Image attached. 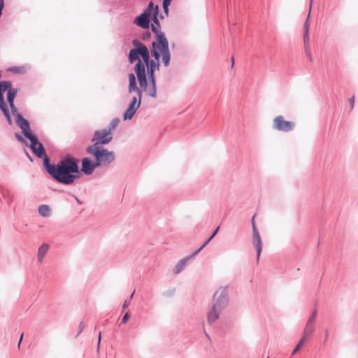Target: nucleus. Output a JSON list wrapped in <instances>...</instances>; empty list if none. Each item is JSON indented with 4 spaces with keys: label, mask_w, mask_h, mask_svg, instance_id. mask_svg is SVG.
Segmentation results:
<instances>
[{
    "label": "nucleus",
    "mask_w": 358,
    "mask_h": 358,
    "mask_svg": "<svg viewBox=\"0 0 358 358\" xmlns=\"http://www.w3.org/2000/svg\"><path fill=\"white\" fill-rule=\"evenodd\" d=\"M133 44L135 48L129 53V62L135 64L134 71L141 87L148 96L157 97V86L155 72L159 69V59L150 61V54L148 48L138 40H134Z\"/></svg>",
    "instance_id": "1"
},
{
    "label": "nucleus",
    "mask_w": 358,
    "mask_h": 358,
    "mask_svg": "<svg viewBox=\"0 0 358 358\" xmlns=\"http://www.w3.org/2000/svg\"><path fill=\"white\" fill-rule=\"evenodd\" d=\"M159 7L155 6L152 17L153 23L151 25V29L156 35V40L152 43L150 52L152 57L155 59H159L162 56L164 66H168L171 59V53L169 49L168 40L164 34L159 30L160 24L157 17Z\"/></svg>",
    "instance_id": "2"
},
{
    "label": "nucleus",
    "mask_w": 358,
    "mask_h": 358,
    "mask_svg": "<svg viewBox=\"0 0 358 358\" xmlns=\"http://www.w3.org/2000/svg\"><path fill=\"white\" fill-rule=\"evenodd\" d=\"M48 173L59 182L70 185L77 178L79 168L75 159L66 157L61 160L56 166L48 167Z\"/></svg>",
    "instance_id": "3"
},
{
    "label": "nucleus",
    "mask_w": 358,
    "mask_h": 358,
    "mask_svg": "<svg viewBox=\"0 0 358 358\" xmlns=\"http://www.w3.org/2000/svg\"><path fill=\"white\" fill-rule=\"evenodd\" d=\"M129 79V86H128V92L129 93H131L133 92H136L138 98L134 97L129 105L128 108L125 111L124 114V120H130L132 118L134 115L136 113V110L138 108L141 102L142 97V92H145L141 87L140 89L138 88L136 81V77L134 73H129L128 75Z\"/></svg>",
    "instance_id": "4"
},
{
    "label": "nucleus",
    "mask_w": 358,
    "mask_h": 358,
    "mask_svg": "<svg viewBox=\"0 0 358 358\" xmlns=\"http://www.w3.org/2000/svg\"><path fill=\"white\" fill-rule=\"evenodd\" d=\"M87 150L89 154L94 157L96 166H107L115 161V153L105 149L103 146L92 144L87 148Z\"/></svg>",
    "instance_id": "5"
},
{
    "label": "nucleus",
    "mask_w": 358,
    "mask_h": 358,
    "mask_svg": "<svg viewBox=\"0 0 358 358\" xmlns=\"http://www.w3.org/2000/svg\"><path fill=\"white\" fill-rule=\"evenodd\" d=\"M155 6L154 5L152 1H150L148 4V8L144 10V12L138 16L134 22L139 27L147 29L149 27L150 24V17L151 15L154 16V10Z\"/></svg>",
    "instance_id": "6"
},
{
    "label": "nucleus",
    "mask_w": 358,
    "mask_h": 358,
    "mask_svg": "<svg viewBox=\"0 0 358 358\" xmlns=\"http://www.w3.org/2000/svg\"><path fill=\"white\" fill-rule=\"evenodd\" d=\"M113 139V133L107 128L95 131L92 141L98 146L109 143Z\"/></svg>",
    "instance_id": "7"
},
{
    "label": "nucleus",
    "mask_w": 358,
    "mask_h": 358,
    "mask_svg": "<svg viewBox=\"0 0 358 358\" xmlns=\"http://www.w3.org/2000/svg\"><path fill=\"white\" fill-rule=\"evenodd\" d=\"M256 216V214L253 215L251 220L252 222V242L253 245L255 248V250L257 251V262L259 263L262 250V241L260 236V234L258 231L257 227L255 224V217Z\"/></svg>",
    "instance_id": "8"
},
{
    "label": "nucleus",
    "mask_w": 358,
    "mask_h": 358,
    "mask_svg": "<svg viewBox=\"0 0 358 358\" xmlns=\"http://www.w3.org/2000/svg\"><path fill=\"white\" fill-rule=\"evenodd\" d=\"M273 128L278 131L289 132L294 129L295 123L292 121H287L282 115H278L274 117Z\"/></svg>",
    "instance_id": "9"
},
{
    "label": "nucleus",
    "mask_w": 358,
    "mask_h": 358,
    "mask_svg": "<svg viewBox=\"0 0 358 358\" xmlns=\"http://www.w3.org/2000/svg\"><path fill=\"white\" fill-rule=\"evenodd\" d=\"M227 289L225 287H220L213 296V306L218 309H223L228 303Z\"/></svg>",
    "instance_id": "10"
},
{
    "label": "nucleus",
    "mask_w": 358,
    "mask_h": 358,
    "mask_svg": "<svg viewBox=\"0 0 358 358\" xmlns=\"http://www.w3.org/2000/svg\"><path fill=\"white\" fill-rule=\"evenodd\" d=\"M16 124L22 129V132L26 138H29L34 136L31 132L29 122L19 113L16 114Z\"/></svg>",
    "instance_id": "11"
},
{
    "label": "nucleus",
    "mask_w": 358,
    "mask_h": 358,
    "mask_svg": "<svg viewBox=\"0 0 358 358\" xmlns=\"http://www.w3.org/2000/svg\"><path fill=\"white\" fill-rule=\"evenodd\" d=\"M31 141V148L32 152L38 157L45 155V150L43 145L38 141L35 136H32L28 138Z\"/></svg>",
    "instance_id": "12"
},
{
    "label": "nucleus",
    "mask_w": 358,
    "mask_h": 358,
    "mask_svg": "<svg viewBox=\"0 0 358 358\" xmlns=\"http://www.w3.org/2000/svg\"><path fill=\"white\" fill-rule=\"evenodd\" d=\"M312 4H313V0H310V6H309V13L307 16L306 20L303 24V43L306 47H308L309 45V27H310V23H309V17L310 15V10L312 8Z\"/></svg>",
    "instance_id": "13"
},
{
    "label": "nucleus",
    "mask_w": 358,
    "mask_h": 358,
    "mask_svg": "<svg viewBox=\"0 0 358 358\" xmlns=\"http://www.w3.org/2000/svg\"><path fill=\"white\" fill-rule=\"evenodd\" d=\"M17 90L14 88L12 90H9V91L7 92V101L10 107L12 113L15 116H16V114L17 113V109L14 104V99L17 94Z\"/></svg>",
    "instance_id": "14"
},
{
    "label": "nucleus",
    "mask_w": 358,
    "mask_h": 358,
    "mask_svg": "<svg viewBox=\"0 0 358 358\" xmlns=\"http://www.w3.org/2000/svg\"><path fill=\"white\" fill-rule=\"evenodd\" d=\"M96 162L92 164L88 158H84L82 161L81 171L86 174H91L94 169L97 167Z\"/></svg>",
    "instance_id": "15"
},
{
    "label": "nucleus",
    "mask_w": 358,
    "mask_h": 358,
    "mask_svg": "<svg viewBox=\"0 0 358 358\" xmlns=\"http://www.w3.org/2000/svg\"><path fill=\"white\" fill-rule=\"evenodd\" d=\"M222 310V309H218L217 307H215L213 305L212 308L209 311L208 314V321L210 324L213 323L217 320L220 313Z\"/></svg>",
    "instance_id": "16"
},
{
    "label": "nucleus",
    "mask_w": 358,
    "mask_h": 358,
    "mask_svg": "<svg viewBox=\"0 0 358 358\" xmlns=\"http://www.w3.org/2000/svg\"><path fill=\"white\" fill-rule=\"evenodd\" d=\"M0 109L1 110V111L3 112L4 116L6 117L8 122L9 124H10L12 123V120H11V117H10V115L9 114V111H8V109L7 108V106L6 105L4 101H3V97H1L0 98Z\"/></svg>",
    "instance_id": "17"
},
{
    "label": "nucleus",
    "mask_w": 358,
    "mask_h": 358,
    "mask_svg": "<svg viewBox=\"0 0 358 358\" xmlns=\"http://www.w3.org/2000/svg\"><path fill=\"white\" fill-rule=\"evenodd\" d=\"M49 250V245L46 243L42 244L38 250V260L39 262H42L44 257L47 254Z\"/></svg>",
    "instance_id": "18"
},
{
    "label": "nucleus",
    "mask_w": 358,
    "mask_h": 358,
    "mask_svg": "<svg viewBox=\"0 0 358 358\" xmlns=\"http://www.w3.org/2000/svg\"><path fill=\"white\" fill-rule=\"evenodd\" d=\"M315 331V324L306 323V327L303 332L302 338L307 339Z\"/></svg>",
    "instance_id": "19"
},
{
    "label": "nucleus",
    "mask_w": 358,
    "mask_h": 358,
    "mask_svg": "<svg viewBox=\"0 0 358 358\" xmlns=\"http://www.w3.org/2000/svg\"><path fill=\"white\" fill-rule=\"evenodd\" d=\"M38 213L43 217H49L50 215V208L48 205H41L38 208Z\"/></svg>",
    "instance_id": "20"
},
{
    "label": "nucleus",
    "mask_w": 358,
    "mask_h": 358,
    "mask_svg": "<svg viewBox=\"0 0 358 358\" xmlns=\"http://www.w3.org/2000/svg\"><path fill=\"white\" fill-rule=\"evenodd\" d=\"M188 258H185L180 260L176 266L175 273H179L185 267Z\"/></svg>",
    "instance_id": "21"
},
{
    "label": "nucleus",
    "mask_w": 358,
    "mask_h": 358,
    "mask_svg": "<svg viewBox=\"0 0 358 358\" xmlns=\"http://www.w3.org/2000/svg\"><path fill=\"white\" fill-rule=\"evenodd\" d=\"M219 227H217V229L215 230V231L213 232V234L211 235V236L203 244V245L198 250H196L193 255H197L210 241V240L215 236V234L217 233L218 230H219Z\"/></svg>",
    "instance_id": "22"
},
{
    "label": "nucleus",
    "mask_w": 358,
    "mask_h": 358,
    "mask_svg": "<svg viewBox=\"0 0 358 358\" xmlns=\"http://www.w3.org/2000/svg\"><path fill=\"white\" fill-rule=\"evenodd\" d=\"M120 122V120L118 118H115L113 119L110 122V124H109V127L108 128H107L108 130H110V132L113 133L115 128L117 127V126L118 125Z\"/></svg>",
    "instance_id": "23"
},
{
    "label": "nucleus",
    "mask_w": 358,
    "mask_h": 358,
    "mask_svg": "<svg viewBox=\"0 0 358 358\" xmlns=\"http://www.w3.org/2000/svg\"><path fill=\"white\" fill-rule=\"evenodd\" d=\"M306 339L301 337L300 341L299 342V343L296 345V348H294L292 354H295L301 348V347L303 345L304 343L306 342Z\"/></svg>",
    "instance_id": "24"
},
{
    "label": "nucleus",
    "mask_w": 358,
    "mask_h": 358,
    "mask_svg": "<svg viewBox=\"0 0 358 358\" xmlns=\"http://www.w3.org/2000/svg\"><path fill=\"white\" fill-rule=\"evenodd\" d=\"M10 71L17 73H24L25 72L24 67H12Z\"/></svg>",
    "instance_id": "25"
},
{
    "label": "nucleus",
    "mask_w": 358,
    "mask_h": 358,
    "mask_svg": "<svg viewBox=\"0 0 358 358\" xmlns=\"http://www.w3.org/2000/svg\"><path fill=\"white\" fill-rule=\"evenodd\" d=\"M43 157H44V159H43V164L46 168V170L48 171V167H50V166H55L54 165H50L49 164V159L48 157V156L46 155V154L45 153V155H43Z\"/></svg>",
    "instance_id": "26"
},
{
    "label": "nucleus",
    "mask_w": 358,
    "mask_h": 358,
    "mask_svg": "<svg viewBox=\"0 0 358 358\" xmlns=\"http://www.w3.org/2000/svg\"><path fill=\"white\" fill-rule=\"evenodd\" d=\"M316 315H317V313H316V310H315V311H313L312 315L309 317L307 323L315 324V322L316 320Z\"/></svg>",
    "instance_id": "27"
},
{
    "label": "nucleus",
    "mask_w": 358,
    "mask_h": 358,
    "mask_svg": "<svg viewBox=\"0 0 358 358\" xmlns=\"http://www.w3.org/2000/svg\"><path fill=\"white\" fill-rule=\"evenodd\" d=\"M130 317V315L127 313L122 317V322L125 324Z\"/></svg>",
    "instance_id": "28"
},
{
    "label": "nucleus",
    "mask_w": 358,
    "mask_h": 358,
    "mask_svg": "<svg viewBox=\"0 0 358 358\" xmlns=\"http://www.w3.org/2000/svg\"><path fill=\"white\" fill-rule=\"evenodd\" d=\"M355 96H352L349 101H350V106H351V109H353L354 106H355Z\"/></svg>",
    "instance_id": "29"
},
{
    "label": "nucleus",
    "mask_w": 358,
    "mask_h": 358,
    "mask_svg": "<svg viewBox=\"0 0 358 358\" xmlns=\"http://www.w3.org/2000/svg\"><path fill=\"white\" fill-rule=\"evenodd\" d=\"M172 0H164L163 7H169Z\"/></svg>",
    "instance_id": "30"
},
{
    "label": "nucleus",
    "mask_w": 358,
    "mask_h": 358,
    "mask_svg": "<svg viewBox=\"0 0 358 358\" xmlns=\"http://www.w3.org/2000/svg\"><path fill=\"white\" fill-rule=\"evenodd\" d=\"M79 328H80V333L84 329V323L83 322L80 323Z\"/></svg>",
    "instance_id": "31"
},
{
    "label": "nucleus",
    "mask_w": 358,
    "mask_h": 358,
    "mask_svg": "<svg viewBox=\"0 0 358 358\" xmlns=\"http://www.w3.org/2000/svg\"><path fill=\"white\" fill-rule=\"evenodd\" d=\"M163 8H164L165 15L167 16L168 13H169V7H163Z\"/></svg>",
    "instance_id": "32"
},
{
    "label": "nucleus",
    "mask_w": 358,
    "mask_h": 358,
    "mask_svg": "<svg viewBox=\"0 0 358 358\" xmlns=\"http://www.w3.org/2000/svg\"><path fill=\"white\" fill-rule=\"evenodd\" d=\"M101 332L99 333V336H98V346H99V344H100V342H101Z\"/></svg>",
    "instance_id": "33"
},
{
    "label": "nucleus",
    "mask_w": 358,
    "mask_h": 358,
    "mask_svg": "<svg viewBox=\"0 0 358 358\" xmlns=\"http://www.w3.org/2000/svg\"><path fill=\"white\" fill-rule=\"evenodd\" d=\"M129 306V303L127 301H124V303L123 305V308H127Z\"/></svg>",
    "instance_id": "34"
},
{
    "label": "nucleus",
    "mask_w": 358,
    "mask_h": 358,
    "mask_svg": "<svg viewBox=\"0 0 358 358\" xmlns=\"http://www.w3.org/2000/svg\"><path fill=\"white\" fill-rule=\"evenodd\" d=\"M22 338H23V334H22L21 336H20V341H19V343H18V347H20V343H21V341L22 340Z\"/></svg>",
    "instance_id": "35"
},
{
    "label": "nucleus",
    "mask_w": 358,
    "mask_h": 358,
    "mask_svg": "<svg viewBox=\"0 0 358 358\" xmlns=\"http://www.w3.org/2000/svg\"><path fill=\"white\" fill-rule=\"evenodd\" d=\"M325 337H326V339L328 337V331L327 330L326 331V333H325Z\"/></svg>",
    "instance_id": "36"
},
{
    "label": "nucleus",
    "mask_w": 358,
    "mask_h": 358,
    "mask_svg": "<svg viewBox=\"0 0 358 358\" xmlns=\"http://www.w3.org/2000/svg\"><path fill=\"white\" fill-rule=\"evenodd\" d=\"M232 66L234 65V57H231Z\"/></svg>",
    "instance_id": "37"
},
{
    "label": "nucleus",
    "mask_w": 358,
    "mask_h": 358,
    "mask_svg": "<svg viewBox=\"0 0 358 358\" xmlns=\"http://www.w3.org/2000/svg\"><path fill=\"white\" fill-rule=\"evenodd\" d=\"M267 358H268V357H267Z\"/></svg>",
    "instance_id": "38"
}]
</instances>
